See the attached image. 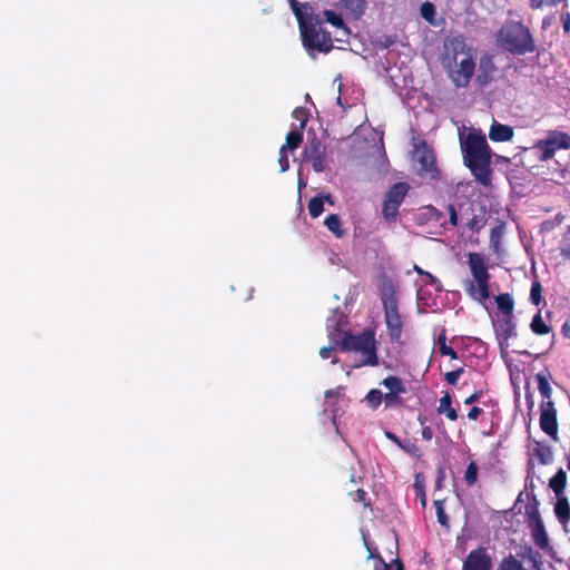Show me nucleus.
<instances>
[{"instance_id": "obj_63", "label": "nucleus", "mask_w": 570, "mask_h": 570, "mask_svg": "<svg viewBox=\"0 0 570 570\" xmlns=\"http://www.w3.org/2000/svg\"><path fill=\"white\" fill-rule=\"evenodd\" d=\"M532 560V570H542V562L537 560L535 558H531Z\"/></svg>"}, {"instance_id": "obj_17", "label": "nucleus", "mask_w": 570, "mask_h": 570, "mask_svg": "<svg viewBox=\"0 0 570 570\" xmlns=\"http://www.w3.org/2000/svg\"><path fill=\"white\" fill-rule=\"evenodd\" d=\"M291 9L297 19L298 27H303L305 23L317 17L313 13V8L307 2L301 3L297 1L291 6Z\"/></svg>"}, {"instance_id": "obj_43", "label": "nucleus", "mask_w": 570, "mask_h": 570, "mask_svg": "<svg viewBox=\"0 0 570 570\" xmlns=\"http://www.w3.org/2000/svg\"><path fill=\"white\" fill-rule=\"evenodd\" d=\"M464 373V367L463 366H460L458 367L456 370H453L451 372H448L444 374V380L446 381L448 384L450 385H456L460 376Z\"/></svg>"}, {"instance_id": "obj_52", "label": "nucleus", "mask_w": 570, "mask_h": 570, "mask_svg": "<svg viewBox=\"0 0 570 570\" xmlns=\"http://www.w3.org/2000/svg\"><path fill=\"white\" fill-rule=\"evenodd\" d=\"M482 395H483L482 390L475 391L474 393H472L470 396H468L464 400V404H466V405L474 404L482 397Z\"/></svg>"}, {"instance_id": "obj_16", "label": "nucleus", "mask_w": 570, "mask_h": 570, "mask_svg": "<svg viewBox=\"0 0 570 570\" xmlns=\"http://www.w3.org/2000/svg\"><path fill=\"white\" fill-rule=\"evenodd\" d=\"M513 134L514 131L511 126L494 121L490 127L489 138L492 141L503 142L511 140L513 138Z\"/></svg>"}, {"instance_id": "obj_33", "label": "nucleus", "mask_w": 570, "mask_h": 570, "mask_svg": "<svg viewBox=\"0 0 570 570\" xmlns=\"http://www.w3.org/2000/svg\"><path fill=\"white\" fill-rule=\"evenodd\" d=\"M364 401L372 410H376L383 402V393L381 390L372 389L365 395Z\"/></svg>"}, {"instance_id": "obj_40", "label": "nucleus", "mask_w": 570, "mask_h": 570, "mask_svg": "<svg viewBox=\"0 0 570 570\" xmlns=\"http://www.w3.org/2000/svg\"><path fill=\"white\" fill-rule=\"evenodd\" d=\"M567 0H530V8L532 10L543 9L544 7H556Z\"/></svg>"}, {"instance_id": "obj_41", "label": "nucleus", "mask_w": 570, "mask_h": 570, "mask_svg": "<svg viewBox=\"0 0 570 570\" xmlns=\"http://www.w3.org/2000/svg\"><path fill=\"white\" fill-rule=\"evenodd\" d=\"M325 20L331 23L332 26L336 28L345 27L344 21L341 16H338L333 10H325L324 11Z\"/></svg>"}, {"instance_id": "obj_8", "label": "nucleus", "mask_w": 570, "mask_h": 570, "mask_svg": "<svg viewBox=\"0 0 570 570\" xmlns=\"http://www.w3.org/2000/svg\"><path fill=\"white\" fill-rule=\"evenodd\" d=\"M409 190V184L403 181L395 183L387 189L382 204V216L385 222L389 224L396 222L399 208L404 202Z\"/></svg>"}, {"instance_id": "obj_19", "label": "nucleus", "mask_w": 570, "mask_h": 570, "mask_svg": "<svg viewBox=\"0 0 570 570\" xmlns=\"http://www.w3.org/2000/svg\"><path fill=\"white\" fill-rule=\"evenodd\" d=\"M554 514L558 521L566 525L570 521V503L566 495L557 497L554 504Z\"/></svg>"}, {"instance_id": "obj_23", "label": "nucleus", "mask_w": 570, "mask_h": 570, "mask_svg": "<svg viewBox=\"0 0 570 570\" xmlns=\"http://www.w3.org/2000/svg\"><path fill=\"white\" fill-rule=\"evenodd\" d=\"M498 309L504 314V316L513 315L514 301L509 293L499 294L495 297Z\"/></svg>"}, {"instance_id": "obj_3", "label": "nucleus", "mask_w": 570, "mask_h": 570, "mask_svg": "<svg viewBox=\"0 0 570 570\" xmlns=\"http://www.w3.org/2000/svg\"><path fill=\"white\" fill-rule=\"evenodd\" d=\"M498 45L517 56L535 51V42L531 31L521 21L508 20L497 33Z\"/></svg>"}, {"instance_id": "obj_14", "label": "nucleus", "mask_w": 570, "mask_h": 570, "mask_svg": "<svg viewBox=\"0 0 570 570\" xmlns=\"http://www.w3.org/2000/svg\"><path fill=\"white\" fill-rule=\"evenodd\" d=\"M497 67L492 60V57H482L479 65V73L476 76V83L480 88H484L490 85L494 78Z\"/></svg>"}, {"instance_id": "obj_18", "label": "nucleus", "mask_w": 570, "mask_h": 570, "mask_svg": "<svg viewBox=\"0 0 570 570\" xmlns=\"http://www.w3.org/2000/svg\"><path fill=\"white\" fill-rule=\"evenodd\" d=\"M529 527L532 530V538L534 543L541 549L547 548L549 544V538L542 519H538V521L530 522Z\"/></svg>"}, {"instance_id": "obj_55", "label": "nucleus", "mask_w": 570, "mask_h": 570, "mask_svg": "<svg viewBox=\"0 0 570 570\" xmlns=\"http://www.w3.org/2000/svg\"><path fill=\"white\" fill-rule=\"evenodd\" d=\"M442 414H445V416L450 420V421H456L459 415H458V412L456 410L451 406L449 409H446L445 411H443Z\"/></svg>"}, {"instance_id": "obj_12", "label": "nucleus", "mask_w": 570, "mask_h": 570, "mask_svg": "<svg viewBox=\"0 0 570 570\" xmlns=\"http://www.w3.org/2000/svg\"><path fill=\"white\" fill-rule=\"evenodd\" d=\"M540 428L546 434L557 440V411L552 401H542L540 404Z\"/></svg>"}, {"instance_id": "obj_5", "label": "nucleus", "mask_w": 570, "mask_h": 570, "mask_svg": "<svg viewBox=\"0 0 570 570\" xmlns=\"http://www.w3.org/2000/svg\"><path fill=\"white\" fill-rule=\"evenodd\" d=\"M468 265L473 276L465 282V292L474 301L484 304L490 298V274L482 254L471 252L468 254Z\"/></svg>"}, {"instance_id": "obj_2", "label": "nucleus", "mask_w": 570, "mask_h": 570, "mask_svg": "<svg viewBox=\"0 0 570 570\" xmlns=\"http://www.w3.org/2000/svg\"><path fill=\"white\" fill-rule=\"evenodd\" d=\"M443 62L449 69V77L456 88L469 86L475 70L471 48L462 36L452 37L444 42Z\"/></svg>"}, {"instance_id": "obj_27", "label": "nucleus", "mask_w": 570, "mask_h": 570, "mask_svg": "<svg viewBox=\"0 0 570 570\" xmlns=\"http://www.w3.org/2000/svg\"><path fill=\"white\" fill-rule=\"evenodd\" d=\"M530 328L535 335H547L552 330L551 326L543 321L540 311L533 316Z\"/></svg>"}, {"instance_id": "obj_64", "label": "nucleus", "mask_w": 570, "mask_h": 570, "mask_svg": "<svg viewBox=\"0 0 570 570\" xmlns=\"http://www.w3.org/2000/svg\"><path fill=\"white\" fill-rule=\"evenodd\" d=\"M334 395H335L334 390H327V391L325 392V397H333Z\"/></svg>"}, {"instance_id": "obj_9", "label": "nucleus", "mask_w": 570, "mask_h": 570, "mask_svg": "<svg viewBox=\"0 0 570 570\" xmlns=\"http://www.w3.org/2000/svg\"><path fill=\"white\" fill-rule=\"evenodd\" d=\"M415 155L420 165L419 175L431 180L439 178L440 170L436 166L435 155L425 140H421L415 146Z\"/></svg>"}, {"instance_id": "obj_58", "label": "nucleus", "mask_w": 570, "mask_h": 570, "mask_svg": "<svg viewBox=\"0 0 570 570\" xmlns=\"http://www.w3.org/2000/svg\"><path fill=\"white\" fill-rule=\"evenodd\" d=\"M385 436L395 443L399 448L403 446V441H401L393 432H385Z\"/></svg>"}, {"instance_id": "obj_35", "label": "nucleus", "mask_w": 570, "mask_h": 570, "mask_svg": "<svg viewBox=\"0 0 570 570\" xmlns=\"http://www.w3.org/2000/svg\"><path fill=\"white\" fill-rule=\"evenodd\" d=\"M479 468L475 461H471L464 473V481L469 487H472L478 480Z\"/></svg>"}, {"instance_id": "obj_53", "label": "nucleus", "mask_w": 570, "mask_h": 570, "mask_svg": "<svg viewBox=\"0 0 570 570\" xmlns=\"http://www.w3.org/2000/svg\"><path fill=\"white\" fill-rule=\"evenodd\" d=\"M562 27L566 33L570 32V12L564 11L560 16Z\"/></svg>"}, {"instance_id": "obj_34", "label": "nucleus", "mask_w": 570, "mask_h": 570, "mask_svg": "<svg viewBox=\"0 0 570 570\" xmlns=\"http://www.w3.org/2000/svg\"><path fill=\"white\" fill-rule=\"evenodd\" d=\"M307 208L311 217L317 218L324 212L323 199L318 195L314 196L309 199Z\"/></svg>"}, {"instance_id": "obj_46", "label": "nucleus", "mask_w": 570, "mask_h": 570, "mask_svg": "<svg viewBox=\"0 0 570 570\" xmlns=\"http://www.w3.org/2000/svg\"><path fill=\"white\" fill-rule=\"evenodd\" d=\"M537 456L541 464H548L552 460V453L550 448L537 449Z\"/></svg>"}, {"instance_id": "obj_32", "label": "nucleus", "mask_w": 570, "mask_h": 570, "mask_svg": "<svg viewBox=\"0 0 570 570\" xmlns=\"http://www.w3.org/2000/svg\"><path fill=\"white\" fill-rule=\"evenodd\" d=\"M438 346L442 356H450L452 360L459 358L458 353L446 344V336L444 331H442V333L438 336Z\"/></svg>"}, {"instance_id": "obj_13", "label": "nucleus", "mask_w": 570, "mask_h": 570, "mask_svg": "<svg viewBox=\"0 0 570 570\" xmlns=\"http://www.w3.org/2000/svg\"><path fill=\"white\" fill-rule=\"evenodd\" d=\"M492 559L484 547L471 550L463 561L462 570H492Z\"/></svg>"}, {"instance_id": "obj_31", "label": "nucleus", "mask_w": 570, "mask_h": 570, "mask_svg": "<svg viewBox=\"0 0 570 570\" xmlns=\"http://www.w3.org/2000/svg\"><path fill=\"white\" fill-rule=\"evenodd\" d=\"M497 570H528L523 567L522 562L519 561L513 554L504 557Z\"/></svg>"}, {"instance_id": "obj_10", "label": "nucleus", "mask_w": 570, "mask_h": 570, "mask_svg": "<svg viewBox=\"0 0 570 570\" xmlns=\"http://www.w3.org/2000/svg\"><path fill=\"white\" fill-rule=\"evenodd\" d=\"M537 148L541 151V160L551 159L559 149L570 148V135L559 130L549 131L546 139L537 144Z\"/></svg>"}, {"instance_id": "obj_42", "label": "nucleus", "mask_w": 570, "mask_h": 570, "mask_svg": "<svg viewBox=\"0 0 570 570\" xmlns=\"http://www.w3.org/2000/svg\"><path fill=\"white\" fill-rule=\"evenodd\" d=\"M560 252L563 257L570 258V226L563 233Z\"/></svg>"}, {"instance_id": "obj_30", "label": "nucleus", "mask_w": 570, "mask_h": 570, "mask_svg": "<svg viewBox=\"0 0 570 570\" xmlns=\"http://www.w3.org/2000/svg\"><path fill=\"white\" fill-rule=\"evenodd\" d=\"M303 142V132L301 129L292 130L286 135V142L282 146L283 149L295 150Z\"/></svg>"}, {"instance_id": "obj_45", "label": "nucleus", "mask_w": 570, "mask_h": 570, "mask_svg": "<svg viewBox=\"0 0 570 570\" xmlns=\"http://www.w3.org/2000/svg\"><path fill=\"white\" fill-rule=\"evenodd\" d=\"M421 14L426 21L432 22L435 14L434 6L431 2H424L421 6Z\"/></svg>"}, {"instance_id": "obj_37", "label": "nucleus", "mask_w": 570, "mask_h": 570, "mask_svg": "<svg viewBox=\"0 0 570 570\" xmlns=\"http://www.w3.org/2000/svg\"><path fill=\"white\" fill-rule=\"evenodd\" d=\"M434 507H435V511H436L438 522L442 527L449 528V517L446 515V513L444 511L443 501H441V500L434 501Z\"/></svg>"}, {"instance_id": "obj_39", "label": "nucleus", "mask_w": 570, "mask_h": 570, "mask_svg": "<svg viewBox=\"0 0 570 570\" xmlns=\"http://www.w3.org/2000/svg\"><path fill=\"white\" fill-rule=\"evenodd\" d=\"M292 116L299 121V129L303 130L308 121V111L304 107H296Z\"/></svg>"}, {"instance_id": "obj_25", "label": "nucleus", "mask_w": 570, "mask_h": 570, "mask_svg": "<svg viewBox=\"0 0 570 570\" xmlns=\"http://www.w3.org/2000/svg\"><path fill=\"white\" fill-rule=\"evenodd\" d=\"M487 224V213L484 207H480L479 214H473V216L468 220L466 227L473 232L479 233Z\"/></svg>"}, {"instance_id": "obj_20", "label": "nucleus", "mask_w": 570, "mask_h": 570, "mask_svg": "<svg viewBox=\"0 0 570 570\" xmlns=\"http://www.w3.org/2000/svg\"><path fill=\"white\" fill-rule=\"evenodd\" d=\"M340 2L347 13L354 19H360L367 7L366 0H340Z\"/></svg>"}, {"instance_id": "obj_7", "label": "nucleus", "mask_w": 570, "mask_h": 570, "mask_svg": "<svg viewBox=\"0 0 570 570\" xmlns=\"http://www.w3.org/2000/svg\"><path fill=\"white\" fill-rule=\"evenodd\" d=\"M302 42L307 52L313 56L314 51L327 53L333 48L331 33L321 27L318 17L299 27Z\"/></svg>"}, {"instance_id": "obj_51", "label": "nucleus", "mask_w": 570, "mask_h": 570, "mask_svg": "<svg viewBox=\"0 0 570 570\" xmlns=\"http://www.w3.org/2000/svg\"><path fill=\"white\" fill-rule=\"evenodd\" d=\"M366 497H367V493L364 490L358 489L354 492L353 500L362 503L364 507H367L368 504L366 502Z\"/></svg>"}, {"instance_id": "obj_11", "label": "nucleus", "mask_w": 570, "mask_h": 570, "mask_svg": "<svg viewBox=\"0 0 570 570\" xmlns=\"http://www.w3.org/2000/svg\"><path fill=\"white\" fill-rule=\"evenodd\" d=\"M304 157L316 173H322L327 167L326 147L316 137L307 140Z\"/></svg>"}, {"instance_id": "obj_60", "label": "nucleus", "mask_w": 570, "mask_h": 570, "mask_svg": "<svg viewBox=\"0 0 570 570\" xmlns=\"http://www.w3.org/2000/svg\"><path fill=\"white\" fill-rule=\"evenodd\" d=\"M414 271L420 274V275H425L426 277H429L432 282H435L436 278L430 274L429 272H424L421 267H419L417 265L414 266Z\"/></svg>"}, {"instance_id": "obj_28", "label": "nucleus", "mask_w": 570, "mask_h": 570, "mask_svg": "<svg viewBox=\"0 0 570 570\" xmlns=\"http://www.w3.org/2000/svg\"><path fill=\"white\" fill-rule=\"evenodd\" d=\"M548 375L549 374H544L542 372H540L535 375V380L538 383V390H539L540 394L542 395V397L544 399L543 401H551L552 389L548 381Z\"/></svg>"}, {"instance_id": "obj_47", "label": "nucleus", "mask_w": 570, "mask_h": 570, "mask_svg": "<svg viewBox=\"0 0 570 570\" xmlns=\"http://www.w3.org/2000/svg\"><path fill=\"white\" fill-rule=\"evenodd\" d=\"M400 448L415 458H421L422 455L421 449L413 442L405 441L403 442V446Z\"/></svg>"}, {"instance_id": "obj_59", "label": "nucleus", "mask_w": 570, "mask_h": 570, "mask_svg": "<svg viewBox=\"0 0 570 570\" xmlns=\"http://www.w3.org/2000/svg\"><path fill=\"white\" fill-rule=\"evenodd\" d=\"M333 347L332 346H327V347H322L320 350V356L324 360L328 358L331 355H332V352H333Z\"/></svg>"}, {"instance_id": "obj_56", "label": "nucleus", "mask_w": 570, "mask_h": 570, "mask_svg": "<svg viewBox=\"0 0 570 570\" xmlns=\"http://www.w3.org/2000/svg\"><path fill=\"white\" fill-rule=\"evenodd\" d=\"M421 435L425 441H431L433 438V430L428 425L422 426Z\"/></svg>"}, {"instance_id": "obj_26", "label": "nucleus", "mask_w": 570, "mask_h": 570, "mask_svg": "<svg viewBox=\"0 0 570 570\" xmlns=\"http://www.w3.org/2000/svg\"><path fill=\"white\" fill-rule=\"evenodd\" d=\"M525 495L529 500H531V502H529L525 505V515L529 519V523L533 522V521H538V519H541L540 512H539V501H538L535 494H533V493H525Z\"/></svg>"}, {"instance_id": "obj_21", "label": "nucleus", "mask_w": 570, "mask_h": 570, "mask_svg": "<svg viewBox=\"0 0 570 570\" xmlns=\"http://www.w3.org/2000/svg\"><path fill=\"white\" fill-rule=\"evenodd\" d=\"M567 487V473L560 468L557 473L549 480V488L553 491L556 497L564 495Z\"/></svg>"}, {"instance_id": "obj_4", "label": "nucleus", "mask_w": 570, "mask_h": 570, "mask_svg": "<svg viewBox=\"0 0 570 570\" xmlns=\"http://www.w3.org/2000/svg\"><path fill=\"white\" fill-rule=\"evenodd\" d=\"M337 344L343 352L361 353V361L356 367L379 365L375 333L372 330H364L356 335L343 332Z\"/></svg>"}, {"instance_id": "obj_15", "label": "nucleus", "mask_w": 570, "mask_h": 570, "mask_svg": "<svg viewBox=\"0 0 570 570\" xmlns=\"http://www.w3.org/2000/svg\"><path fill=\"white\" fill-rule=\"evenodd\" d=\"M495 333L503 341L517 336L514 315L500 318L495 324Z\"/></svg>"}, {"instance_id": "obj_48", "label": "nucleus", "mask_w": 570, "mask_h": 570, "mask_svg": "<svg viewBox=\"0 0 570 570\" xmlns=\"http://www.w3.org/2000/svg\"><path fill=\"white\" fill-rule=\"evenodd\" d=\"M452 406V399L449 392H445L439 401L438 412L443 413L446 409Z\"/></svg>"}, {"instance_id": "obj_61", "label": "nucleus", "mask_w": 570, "mask_h": 570, "mask_svg": "<svg viewBox=\"0 0 570 570\" xmlns=\"http://www.w3.org/2000/svg\"><path fill=\"white\" fill-rule=\"evenodd\" d=\"M318 196L323 199V203L327 202L330 205H334V199L331 194H318Z\"/></svg>"}, {"instance_id": "obj_50", "label": "nucleus", "mask_w": 570, "mask_h": 570, "mask_svg": "<svg viewBox=\"0 0 570 570\" xmlns=\"http://www.w3.org/2000/svg\"><path fill=\"white\" fill-rule=\"evenodd\" d=\"M446 209L449 212V223L452 226H458L459 218H458V213H456L455 206L453 204H448Z\"/></svg>"}, {"instance_id": "obj_29", "label": "nucleus", "mask_w": 570, "mask_h": 570, "mask_svg": "<svg viewBox=\"0 0 570 570\" xmlns=\"http://www.w3.org/2000/svg\"><path fill=\"white\" fill-rule=\"evenodd\" d=\"M505 232V223L499 222L490 230V245L494 250H498L501 244V239Z\"/></svg>"}, {"instance_id": "obj_6", "label": "nucleus", "mask_w": 570, "mask_h": 570, "mask_svg": "<svg viewBox=\"0 0 570 570\" xmlns=\"http://www.w3.org/2000/svg\"><path fill=\"white\" fill-rule=\"evenodd\" d=\"M381 301L390 341L392 343H401L403 322L399 312V301L391 281L383 284Z\"/></svg>"}, {"instance_id": "obj_1", "label": "nucleus", "mask_w": 570, "mask_h": 570, "mask_svg": "<svg viewBox=\"0 0 570 570\" xmlns=\"http://www.w3.org/2000/svg\"><path fill=\"white\" fill-rule=\"evenodd\" d=\"M464 165L470 169L474 179L482 186L489 187L492 183L491 168L492 150L480 132H469L461 142Z\"/></svg>"}, {"instance_id": "obj_38", "label": "nucleus", "mask_w": 570, "mask_h": 570, "mask_svg": "<svg viewBox=\"0 0 570 570\" xmlns=\"http://www.w3.org/2000/svg\"><path fill=\"white\" fill-rule=\"evenodd\" d=\"M401 394L402 393H393V392H387V393L383 394V401L385 403V407L401 406L403 404Z\"/></svg>"}, {"instance_id": "obj_49", "label": "nucleus", "mask_w": 570, "mask_h": 570, "mask_svg": "<svg viewBox=\"0 0 570 570\" xmlns=\"http://www.w3.org/2000/svg\"><path fill=\"white\" fill-rule=\"evenodd\" d=\"M278 163L281 166V171H286L289 168L287 149H283V147H281L278 151Z\"/></svg>"}, {"instance_id": "obj_36", "label": "nucleus", "mask_w": 570, "mask_h": 570, "mask_svg": "<svg viewBox=\"0 0 570 570\" xmlns=\"http://www.w3.org/2000/svg\"><path fill=\"white\" fill-rule=\"evenodd\" d=\"M542 286L539 281H533L530 289V301L533 305L539 306L542 301Z\"/></svg>"}, {"instance_id": "obj_57", "label": "nucleus", "mask_w": 570, "mask_h": 570, "mask_svg": "<svg viewBox=\"0 0 570 570\" xmlns=\"http://www.w3.org/2000/svg\"><path fill=\"white\" fill-rule=\"evenodd\" d=\"M430 213L431 218H434L436 222L442 217V213L433 206L426 207Z\"/></svg>"}, {"instance_id": "obj_22", "label": "nucleus", "mask_w": 570, "mask_h": 570, "mask_svg": "<svg viewBox=\"0 0 570 570\" xmlns=\"http://www.w3.org/2000/svg\"><path fill=\"white\" fill-rule=\"evenodd\" d=\"M324 225L337 238H342L346 235V230L342 226V219L337 214H330L325 218Z\"/></svg>"}, {"instance_id": "obj_62", "label": "nucleus", "mask_w": 570, "mask_h": 570, "mask_svg": "<svg viewBox=\"0 0 570 570\" xmlns=\"http://www.w3.org/2000/svg\"><path fill=\"white\" fill-rule=\"evenodd\" d=\"M389 566H390V568H391L392 566H394L395 570H404L403 562H402L399 558H397V559H394V560L392 561V563H391V564H389Z\"/></svg>"}, {"instance_id": "obj_44", "label": "nucleus", "mask_w": 570, "mask_h": 570, "mask_svg": "<svg viewBox=\"0 0 570 570\" xmlns=\"http://www.w3.org/2000/svg\"><path fill=\"white\" fill-rule=\"evenodd\" d=\"M368 559H375L377 561V564H375L374 570H390L389 563L384 561V559L379 554L374 553L368 547Z\"/></svg>"}, {"instance_id": "obj_54", "label": "nucleus", "mask_w": 570, "mask_h": 570, "mask_svg": "<svg viewBox=\"0 0 570 570\" xmlns=\"http://www.w3.org/2000/svg\"><path fill=\"white\" fill-rule=\"evenodd\" d=\"M483 413V410L479 406H473L471 407V410L468 412V419L471 420V421H475L479 419V416Z\"/></svg>"}, {"instance_id": "obj_24", "label": "nucleus", "mask_w": 570, "mask_h": 570, "mask_svg": "<svg viewBox=\"0 0 570 570\" xmlns=\"http://www.w3.org/2000/svg\"><path fill=\"white\" fill-rule=\"evenodd\" d=\"M381 384L389 390V392L393 393H402L404 394L406 392L405 384L403 380L399 376L390 375L383 379Z\"/></svg>"}]
</instances>
